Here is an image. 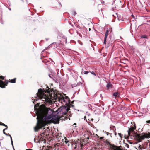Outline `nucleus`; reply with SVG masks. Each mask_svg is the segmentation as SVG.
I'll return each mask as SVG.
<instances>
[{"mask_svg": "<svg viewBox=\"0 0 150 150\" xmlns=\"http://www.w3.org/2000/svg\"><path fill=\"white\" fill-rule=\"evenodd\" d=\"M38 107L37 105L34 106L35 110L36 111L37 119L36 126L34 128L35 131L45 126L51 120H65L68 118L67 112L69 108L65 106L60 107L56 111L47 108L38 109Z\"/></svg>", "mask_w": 150, "mask_h": 150, "instance_id": "nucleus-1", "label": "nucleus"}, {"mask_svg": "<svg viewBox=\"0 0 150 150\" xmlns=\"http://www.w3.org/2000/svg\"><path fill=\"white\" fill-rule=\"evenodd\" d=\"M134 129H135V128L133 127L129 128L128 133L129 137H130L132 139L137 140L138 142H140L142 140L146 138L150 137V133H145L141 135L138 134H134L133 133Z\"/></svg>", "mask_w": 150, "mask_h": 150, "instance_id": "nucleus-2", "label": "nucleus"}, {"mask_svg": "<svg viewBox=\"0 0 150 150\" xmlns=\"http://www.w3.org/2000/svg\"><path fill=\"white\" fill-rule=\"evenodd\" d=\"M86 144V142L83 140L81 139H78L74 142L72 141V142L71 143L72 147L74 149H78L79 150L83 149Z\"/></svg>", "mask_w": 150, "mask_h": 150, "instance_id": "nucleus-3", "label": "nucleus"}, {"mask_svg": "<svg viewBox=\"0 0 150 150\" xmlns=\"http://www.w3.org/2000/svg\"><path fill=\"white\" fill-rule=\"evenodd\" d=\"M37 96L38 98H41L42 99H44L42 100L43 101L45 100L44 103L46 104V102L47 103H48L50 104L52 103V101L50 100L49 98H47V97L45 98H42V97L43 96V94L42 92V90L41 89H39L38 90V92L37 93Z\"/></svg>", "mask_w": 150, "mask_h": 150, "instance_id": "nucleus-4", "label": "nucleus"}, {"mask_svg": "<svg viewBox=\"0 0 150 150\" xmlns=\"http://www.w3.org/2000/svg\"><path fill=\"white\" fill-rule=\"evenodd\" d=\"M59 99V101L64 105H68L70 103V100L68 97L61 96Z\"/></svg>", "mask_w": 150, "mask_h": 150, "instance_id": "nucleus-5", "label": "nucleus"}, {"mask_svg": "<svg viewBox=\"0 0 150 150\" xmlns=\"http://www.w3.org/2000/svg\"><path fill=\"white\" fill-rule=\"evenodd\" d=\"M8 83V82H6L5 84L2 81L0 80V87L2 88H4L6 86H7Z\"/></svg>", "mask_w": 150, "mask_h": 150, "instance_id": "nucleus-6", "label": "nucleus"}, {"mask_svg": "<svg viewBox=\"0 0 150 150\" xmlns=\"http://www.w3.org/2000/svg\"><path fill=\"white\" fill-rule=\"evenodd\" d=\"M40 136H39L38 137V138H35L34 139V141L36 143H40V140H41V141H42V140L41 139H40Z\"/></svg>", "mask_w": 150, "mask_h": 150, "instance_id": "nucleus-7", "label": "nucleus"}, {"mask_svg": "<svg viewBox=\"0 0 150 150\" xmlns=\"http://www.w3.org/2000/svg\"><path fill=\"white\" fill-rule=\"evenodd\" d=\"M112 149L113 150H123L120 148L119 147L117 146H114L112 147Z\"/></svg>", "mask_w": 150, "mask_h": 150, "instance_id": "nucleus-8", "label": "nucleus"}, {"mask_svg": "<svg viewBox=\"0 0 150 150\" xmlns=\"http://www.w3.org/2000/svg\"><path fill=\"white\" fill-rule=\"evenodd\" d=\"M120 93L118 92H115V93H114L113 94V95L115 96V97H119L120 96Z\"/></svg>", "mask_w": 150, "mask_h": 150, "instance_id": "nucleus-9", "label": "nucleus"}, {"mask_svg": "<svg viewBox=\"0 0 150 150\" xmlns=\"http://www.w3.org/2000/svg\"><path fill=\"white\" fill-rule=\"evenodd\" d=\"M65 142L66 144L68 143V145L69 146V145L70 144L69 143H71H71L72 142H71V140H68L67 139H65Z\"/></svg>", "mask_w": 150, "mask_h": 150, "instance_id": "nucleus-10", "label": "nucleus"}, {"mask_svg": "<svg viewBox=\"0 0 150 150\" xmlns=\"http://www.w3.org/2000/svg\"><path fill=\"white\" fill-rule=\"evenodd\" d=\"M138 149H139L141 150L144 149V145H139L138 147Z\"/></svg>", "mask_w": 150, "mask_h": 150, "instance_id": "nucleus-11", "label": "nucleus"}, {"mask_svg": "<svg viewBox=\"0 0 150 150\" xmlns=\"http://www.w3.org/2000/svg\"><path fill=\"white\" fill-rule=\"evenodd\" d=\"M110 128L111 130H113L114 132L116 130L115 128V126H111L110 127Z\"/></svg>", "mask_w": 150, "mask_h": 150, "instance_id": "nucleus-12", "label": "nucleus"}, {"mask_svg": "<svg viewBox=\"0 0 150 150\" xmlns=\"http://www.w3.org/2000/svg\"><path fill=\"white\" fill-rule=\"evenodd\" d=\"M53 95L54 96V97L53 96H52V95L51 96V99L53 100L54 99H56L57 97V96L55 94V95Z\"/></svg>", "mask_w": 150, "mask_h": 150, "instance_id": "nucleus-13", "label": "nucleus"}, {"mask_svg": "<svg viewBox=\"0 0 150 150\" xmlns=\"http://www.w3.org/2000/svg\"><path fill=\"white\" fill-rule=\"evenodd\" d=\"M109 30H107L105 32V37L104 38H105L107 39V38L109 34Z\"/></svg>", "mask_w": 150, "mask_h": 150, "instance_id": "nucleus-14", "label": "nucleus"}, {"mask_svg": "<svg viewBox=\"0 0 150 150\" xmlns=\"http://www.w3.org/2000/svg\"><path fill=\"white\" fill-rule=\"evenodd\" d=\"M112 86V85L110 83H108L106 85V87L108 89H109Z\"/></svg>", "mask_w": 150, "mask_h": 150, "instance_id": "nucleus-15", "label": "nucleus"}, {"mask_svg": "<svg viewBox=\"0 0 150 150\" xmlns=\"http://www.w3.org/2000/svg\"><path fill=\"white\" fill-rule=\"evenodd\" d=\"M16 78H15L11 80V81H10L9 82L13 83H15L16 82Z\"/></svg>", "mask_w": 150, "mask_h": 150, "instance_id": "nucleus-16", "label": "nucleus"}, {"mask_svg": "<svg viewBox=\"0 0 150 150\" xmlns=\"http://www.w3.org/2000/svg\"><path fill=\"white\" fill-rule=\"evenodd\" d=\"M89 72L88 71H82L81 73L82 74H87Z\"/></svg>", "mask_w": 150, "mask_h": 150, "instance_id": "nucleus-17", "label": "nucleus"}, {"mask_svg": "<svg viewBox=\"0 0 150 150\" xmlns=\"http://www.w3.org/2000/svg\"><path fill=\"white\" fill-rule=\"evenodd\" d=\"M9 135L11 139V144H12L13 147V141H12V138L11 136L10 135Z\"/></svg>", "mask_w": 150, "mask_h": 150, "instance_id": "nucleus-18", "label": "nucleus"}, {"mask_svg": "<svg viewBox=\"0 0 150 150\" xmlns=\"http://www.w3.org/2000/svg\"><path fill=\"white\" fill-rule=\"evenodd\" d=\"M9 135L11 139V144H12L13 147V141H12V138L11 136L10 135Z\"/></svg>", "mask_w": 150, "mask_h": 150, "instance_id": "nucleus-19", "label": "nucleus"}, {"mask_svg": "<svg viewBox=\"0 0 150 150\" xmlns=\"http://www.w3.org/2000/svg\"><path fill=\"white\" fill-rule=\"evenodd\" d=\"M141 37L142 38H147V36L146 35H142L141 36Z\"/></svg>", "mask_w": 150, "mask_h": 150, "instance_id": "nucleus-20", "label": "nucleus"}, {"mask_svg": "<svg viewBox=\"0 0 150 150\" xmlns=\"http://www.w3.org/2000/svg\"><path fill=\"white\" fill-rule=\"evenodd\" d=\"M6 129H7V128H6L4 129L3 130V133H4L6 135H7H7H8V134H7L6 133H5V132H4L5 130H6Z\"/></svg>", "mask_w": 150, "mask_h": 150, "instance_id": "nucleus-21", "label": "nucleus"}, {"mask_svg": "<svg viewBox=\"0 0 150 150\" xmlns=\"http://www.w3.org/2000/svg\"><path fill=\"white\" fill-rule=\"evenodd\" d=\"M1 125H3V126H5L6 127V128H7L8 127H7V125H6L5 124H4L3 123H1Z\"/></svg>", "mask_w": 150, "mask_h": 150, "instance_id": "nucleus-22", "label": "nucleus"}, {"mask_svg": "<svg viewBox=\"0 0 150 150\" xmlns=\"http://www.w3.org/2000/svg\"><path fill=\"white\" fill-rule=\"evenodd\" d=\"M86 115L87 116H89L90 115V114L88 112H86Z\"/></svg>", "mask_w": 150, "mask_h": 150, "instance_id": "nucleus-23", "label": "nucleus"}, {"mask_svg": "<svg viewBox=\"0 0 150 150\" xmlns=\"http://www.w3.org/2000/svg\"><path fill=\"white\" fill-rule=\"evenodd\" d=\"M56 149L57 150H61V149L59 148L58 145H57V147H56Z\"/></svg>", "mask_w": 150, "mask_h": 150, "instance_id": "nucleus-24", "label": "nucleus"}, {"mask_svg": "<svg viewBox=\"0 0 150 150\" xmlns=\"http://www.w3.org/2000/svg\"><path fill=\"white\" fill-rule=\"evenodd\" d=\"M106 38H104V43L105 44H106Z\"/></svg>", "mask_w": 150, "mask_h": 150, "instance_id": "nucleus-25", "label": "nucleus"}, {"mask_svg": "<svg viewBox=\"0 0 150 150\" xmlns=\"http://www.w3.org/2000/svg\"><path fill=\"white\" fill-rule=\"evenodd\" d=\"M91 74H92L94 75V76H96V74L93 72V71H92V72H91Z\"/></svg>", "mask_w": 150, "mask_h": 150, "instance_id": "nucleus-26", "label": "nucleus"}, {"mask_svg": "<svg viewBox=\"0 0 150 150\" xmlns=\"http://www.w3.org/2000/svg\"><path fill=\"white\" fill-rule=\"evenodd\" d=\"M118 134L120 137H122V135L121 134L119 133H118Z\"/></svg>", "mask_w": 150, "mask_h": 150, "instance_id": "nucleus-27", "label": "nucleus"}, {"mask_svg": "<svg viewBox=\"0 0 150 150\" xmlns=\"http://www.w3.org/2000/svg\"><path fill=\"white\" fill-rule=\"evenodd\" d=\"M0 79H4V77L3 76H0Z\"/></svg>", "mask_w": 150, "mask_h": 150, "instance_id": "nucleus-28", "label": "nucleus"}, {"mask_svg": "<svg viewBox=\"0 0 150 150\" xmlns=\"http://www.w3.org/2000/svg\"><path fill=\"white\" fill-rule=\"evenodd\" d=\"M125 146L127 147V148H129V145L128 144H126V145Z\"/></svg>", "mask_w": 150, "mask_h": 150, "instance_id": "nucleus-29", "label": "nucleus"}, {"mask_svg": "<svg viewBox=\"0 0 150 150\" xmlns=\"http://www.w3.org/2000/svg\"><path fill=\"white\" fill-rule=\"evenodd\" d=\"M49 77H50V78H52V75L49 74Z\"/></svg>", "mask_w": 150, "mask_h": 150, "instance_id": "nucleus-30", "label": "nucleus"}, {"mask_svg": "<svg viewBox=\"0 0 150 150\" xmlns=\"http://www.w3.org/2000/svg\"><path fill=\"white\" fill-rule=\"evenodd\" d=\"M84 120H86L87 121V120L86 119V116H85L84 117Z\"/></svg>", "mask_w": 150, "mask_h": 150, "instance_id": "nucleus-31", "label": "nucleus"}, {"mask_svg": "<svg viewBox=\"0 0 150 150\" xmlns=\"http://www.w3.org/2000/svg\"><path fill=\"white\" fill-rule=\"evenodd\" d=\"M106 133L107 135H109V134H110L109 133V132H106Z\"/></svg>", "mask_w": 150, "mask_h": 150, "instance_id": "nucleus-32", "label": "nucleus"}, {"mask_svg": "<svg viewBox=\"0 0 150 150\" xmlns=\"http://www.w3.org/2000/svg\"><path fill=\"white\" fill-rule=\"evenodd\" d=\"M114 133H115V135L116 136V135H117V133L115 132V131H114Z\"/></svg>", "mask_w": 150, "mask_h": 150, "instance_id": "nucleus-33", "label": "nucleus"}, {"mask_svg": "<svg viewBox=\"0 0 150 150\" xmlns=\"http://www.w3.org/2000/svg\"><path fill=\"white\" fill-rule=\"evenodd\" d=\"M132 17L133 18H135L134 16H133V15H132Z\"/></svg>", "mask_w": 150, "mask_h": 150, "instance_id": "nucleus-34", "label": "nucleus"}, {"mask_svg": "<svg viewBox=\"0 0 150 150\" xmlns=\"http://www.w3.org/2000/svg\"><path fill=\"white\" fill-rule=\"evenodd\" d=\"M45 150H50L49 149H45Z\"/></svg>", "mask_w": 150, "mask_h": 150, "instance_id": "nucleus-35", "label": "nucleus"}, {"mask_svg": "<svg viewBox=\"0 0 150 150\" xmlns=\"http://www.w3.org/2000/svg\"><path fill=\"white\" fill-rule=\"evenodd\" d=\"M36 101H37L38 100V99H35Z\"/></svg>", "mask_w": 150, "mask_h": 150, "instance_id": "nucleus-36", "label": "nucleus"}, {"mask_svg": "<svg viewBox=\"0 0 150 150\" xmlns=\"http://www.w3.org/2000/svg\"><path fill=\"white\" fill-rule=\"evenodd\" d=\"M59 5H61V3H59Z\"/></svg>", "mask_w": 150, "mask_h": 150, "instance_id": "nucleus-37", "label": "nucleus"}, {"mask_svg": "<svg viewBox=\"0 0 150 150\" xmlns=\"http://www.w3.org/2000/svg\"><path fill=\"white\" fill-rule=\"evenodd\" d=\"M87 139H89V137H87Z\"/></svg>", "mask_w": 150, "mask_h": 150, "instance_id": "nucleus-38", "label": "nucleus"}, {"mask_svg": "<svg viewBox=\"0 0 150 150\" xmlns=\"http://www.w3.org/2000/svg\"><path fill=\"white\" fill-rule=\"evenodd\" d=\"M48 89L49 90V89H50L49 88V87H48Z\"/></svg>", "mask_w": 150, "mask_h": 150, "instance_id": "nucleus-39", "label": "nucleus"}, {"mask_svg": "<svg viewBox=\"0 0 150 150\" xmlns=\"http://www.w3.org/2000/svg\"><path fill=\"white\" fill-rule=\"evenodd\" d=\"M91 120H93V119H91Z\"/></svg>", "mask_w": 150, "mask_h": 150, "instance_id": "nucleus-40", "label": "nucleus"}, {"mask_svg": "<svg viewBox=\"0 0 150 150\" xmlns=\"http://www.w3.org/2000/svg\"><path fill=\"white\" fill-rule=\"evenodd\" d=\"M29 150H32V149H29Z\"/></svg>", "mask_w": 150, "mask_h": 150, "instance_id": "nucleus-41", "label": "nucleus"}, {"mask_svg": "<svg viewBox=\"0 0 150 150\" xmlns=\"http://www.w3.org/2000/svg\"><path fill=\"white\" fill-rule=\"evenodd\" d=\"M89 30H91V29H90V28H89Z\"/></svg>", "mask_w": 150, "mask_h": 150, "instance_id": "nucleus-42", "label": "nucleus"}, {"mask_svg": "<svg viewBox=\"0 0 150 150\" xmlns=\"http://www.w3.org/2000/svg\"><path fill=\"white\" fill-rule=\"evenodd\" d=\"M26 150H29V149H26Z\"/></svg>", "mask_w": 150, "mask_h": 150, "instance_id": "nucleus-43", "label": "nucleus"}, {"mask_svg": "<svg viewBox=\"0 0 150 150\" xmlns=\"http://www.w3.org/2000/svg\"><path fill=\"white\" fill-rule=\"evenodd\" d=\"M33 103H34V101H33Z\"/></svg>", "mask_w": 150, "mask_h": 150, "instance_id": "nucleus-44", "label": "nucleus"}, {"mask_svg": "<svg viewBox=\"0 0 150 150\" xmlns=\"http://www.w3.org/2000/svg\"><path fill=\"white\" fill-rule=\"evenodd\" d=\"M48 40V39H47L46 40Z\"/></svg>", "mask_w": 150, "mask_h": 150, "instance_id": "nucleus-45", "label": "nucleus"}, {"mask_svg": "<svg viewBox=\"0 0 150 150\" xmlns=\"http://www.w3.org/2000/svg\"><path fill=\"white\" fill-rule=\"evenodd\" d=\"M112 134V133H111L110 134L111 135Z\"/></svg>", "mask_w": 150, "mask_h": 150, "instance_id": "nucleus-46", "label": "nucleus"}]
</instances>
